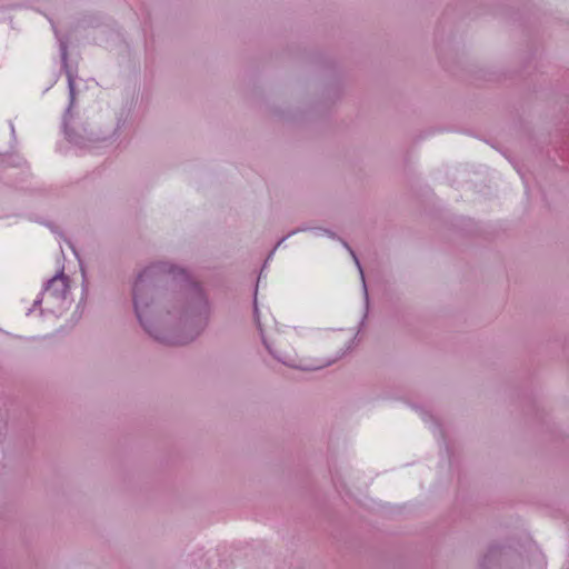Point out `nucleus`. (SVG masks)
<instances>
[{
  "label": "nucleus",
  "mask_w": 569,
  "mask_h": 569,
  "mask_svg": "<svg viewBox=\"0 0 569 569\" xmlns=\"http://www.w3.org/2000/svg\"><path fill=\"white\" fill-rule=\"evenodd\" d=\"M272 355L279 361H281L283 365L291 367V368L301 369V370H319V369H322L325 367L332 365L339 358V356H338L333 359H328V360H323V361L322 360L305 361V360H298L290 355H277L274 352ZM342 355H340V357Z\"/></svg>",
  "instance_id": "4"
},
{
  "label": "nucleus",
  "mask_w": 569,
  "mask_h": 569,
  "mask_svg": "<svg viewBox=\"0 0 569 569\" xmlns=\"http://www.w3.org/2000/svg\"><path fill=\"white\" fill-rule=\"evenodd\" d=\"M260 336H262V342L266 346V348L270 351V353H273V351L271 350L270 346L268 345V342L263 338V332H260Z\"/></svg>",
  "instance_id": "9"
},
{
  "label": "nucleus",
  "mask_w": 569,
  "mask_h": 569,
  "mask_svg": "<svg viewBox=\"0 0 569 569\" xmlns=\"http://www.w3.org/2000/svg\"><path fill=\"white\" fill-rule=\"evenodd\" d=\"M254 317H256V321L258 323V327H260V323H259V318H258V307H257V300L254 299ZM261 330V328H259Z\"/></svg>",
  "instance_id": "8"
},
{
  "label": "nucleus",
  "mask_w": 569,
  "mask_h": 569,
  "mask_svg": "<svg viewBox=\"0 0 569 569\" xmlns=\"http://www.w3.org/2000/svg\"><path fill=\"white\" fill-rule=\"evenodd\" d=\"M60 54H61V60H62L63 67L67 69L69 98H70L69 106H68L64 117H63L64 133L70 142H72L73 144L79 146V147H84V144H82V142L80 141L79 137H77L76 134H73L72 132H70L68 130V119L71 117V109H72V107L74 104V100H76V88H74V77H73L72 72L67 68L68 67L67 66L68 48H67V44L62 41L60 42Z\"/></svg>",
  "instance_id": "3"
},
{
  "label": "nucleus",
  "mask_w": 569,
  "mask_h": 569,
  "mask_svg": "<svg viewBox=\"0 0 569 569\" xmlns=\"http://www.w3.org/2000/svg\"><path fill=\"white\" fill-rule=\"evenodd\" d=\"M306 230H308V229H307V228H300V229H298V230L292 231L290 234H293V233H296V232H298V231H306Z\"/></svg>",
  "instance_id": "10"
},
{
  "label": "nucleus",
  "mask_w": 569,
  "mask_h": 569,
  "mask_svg": "<svg viewBox=\"0 0 569 569\" xmlns=\"http://www.w3.org/2000/svg\"><path fill=\"white\" fill-rule=\"evenodd\" d=\"M501 552L502 548L500 547L489 548L488 552L483 556V558L480 561V567L487 568L497 558V556L501 555Z\"/></svg>",
  "instance_id": "5"
},
{
  "label": "nucleus",
  "mask_w": 569,
  "mask_h": 569,
  "mask_svg": "<svg viewBox=\"0 0 569 569\" xmlns=\"http://www.w3.org/2000/svg\"><path fill=\"white\" fill-rule=\"evenodd\" d=\"M316 232H317V234H319V236H323V234H326V236H328V237H330V238H335V234H333L331 231L326 230V229H317V230H316Z\"/></svg>",
  "instance_id": "7"
},
{
  "label": "nucleus",
  "mask_w": 569,
  "mask_h": 569,
  "mask_svg": "<svg viewBox=\"0 0 569 569\" xmlns=\"http://www.w3.org/2000/svg\"><path fill=\"white\" fill-rule=\"evenodd\" d=\"M343 243V247L350 252L359 272H360V277H361V280L362 282H365V276H363V270H362V267L360 264V261L357 257V254L355 253V251L349 247V244L347 242H342ZM363 289H365V292L367 293V288H366V283H363Z\"/></svg>",
  "instance_id": "6"
},
{
  "label": "nucleus",
  "mask_w": 569,
  "mask_h": 569,
  "mask_svg": "<svg viewBox=\"0 0 569 569\" xmlns=\"http://www.w3.org/2000/svg\"><path fill=\"white\" fill-rule=\"evenodd\" d=\"M284 240L286 238H281V240L277 243L276 248L279 247Z\"/></svg>",
  "instance_id": "11"
},
{
  "label": "nucleus",
  "mask_w": 569,
  "mask_h": 569,
  "mask_svg": "<svg viewBox=\"0 0 569 569\" xmlns=\"http://www.w3.org/2000/svg\"><path fill=\"white\" fill-rule=\"evenodd\" d=\"M69 295V280L63 272H58L48 280L40 296L34 300L33 306L46 303L49 312H60L64 309Z\"/></svg>",
  "instance_id": "2"
},
{
  "label": "nucleus",
  "mask_w": 569,
  "mask_h": 569,
  "mask_svg": "<svg viewBox=\"0 0 569 569\" xmlns=\"http://www.w3.org/2000/svg\"><path fill=\"white\" fill-rule=\"evenodd\" d=\"M133 306L144 330L167 345L193 340L203 328L208 303L184 269L168 262L147 267L133 286Z\"/></svg>",
  "instance_id": "1"
}]
</instances>
